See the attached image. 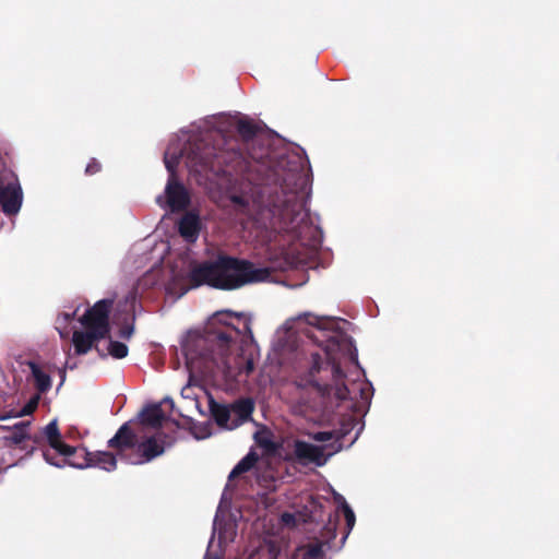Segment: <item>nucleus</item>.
I'll list each match as a JSON object with an SVG mask.
<instances>
[{
	"label": "nucleus",
	"mask_w": 559,
	"mask_h": 559,
	"mask_svg": "<svg viewBox=\"0 0 559 559\" xmlns=\"http://www.w3.org/2000/svg\"><path fill=\"white\" fill-rule=\"evenodd\" d=\"M236 130L242 142L229 140L224 147L210 145L202 141L191 145L187 156V165L192 173L203 175L212 173L216 176H237L230 186L229 200L237 211L247 213L250 206L267 210L271 214L272 227L287 235L292 245L299 242L302 247H314L318 243V229L310 221L306 209L307 181L299 165L285 169L281 160L278 169L273 170V185L254 182L251 179L252 160L255 156L245 153L243 146L253 141L257 124L247 118L237 121Z\"/></svg>",
	"instance_id": "f257e3e1"
},
{
	"label": "nucleus",
	"mask_w": 559,
	"mask_h": 559,
	"mask_svg": "<svg viewBox=\"0 0 559 559\" xmlns=\"http://www.w3.org/2000/svg\"><path fill=\"white\" fill-rule=\"evenodd\" d=\"M306 321L318 329L320 335L313 333L309 336L323 348L325 355L324 359L318 353L311 355L310 382L319 390L329 391L330 385L324 384L322 386L316 376L321 370L330 367L336 399L340 401L352 400L350 389L344 382L345 372L341 368L336 355L338 352H350L353 346L352 338L338 328L340 319L321 318L308 313L306 314Z\"/></svg>",
	"instance_id": "f03ea898"
},
{
	"label": "nucleus",
	"mask_w": 559,
	"mask_h": 559,
	"mask_svg": "<svg viewBox=\"0 0 559 559\" xmlns=\"http://www.w3.org/2000/svg\"><path fill=\"white\" fill-rule=\"evenodd\" d=\"M239 332L229 325L209 329L204 333H189L182 343V353L190 373L215 377L230 372L231 347Z\"/></svg>",
	"instance_id": "7ed1b4c3"
},
{
	"label": "nucleus",
	"mask_w": 559,
	"mask_h": 559,
	"mask_svg": "<svg viewBox=\"0 0 559 559\" xmlns=\"http://www.w3.org/2000/svg\"><path fill=\"white\" fill-rule=\"evenodd\" d=\"M269 267H257L253 262L219 253L213 260H205L191 266L187 281L189 288L206 285L219 290H234L245 285L266 281Z\"/></svg>",
	"instance_id": "20e7f679"
},
{
	"label": "nucleus",
	"mask_w": 559,
	"mask_h": 559,
	"mask_svg": "<svg viewBox=\"0 0 559 559\" xmlns=\"http://www.w3.org/2000/svg\"><path fill=\"white\" fill-rule=\"evenodd\" d=\"M112 301L109 299H102L97 301L92 308L87 309L86 312L80 319L81 324L85 329H91L99 336L109 337V312Z\"/></svg>",
	"instance_id": "39448f33"
},
{
	"label": "nucleus",
	"mask_w": 559,
	"mask_h": 559,
	"mask_svg": "<svg viewBox=\"0 0 559 559\" xmlns=\"http://www.w3.org/2000/svg\"><path fill=\"white\" fill-rule=\"evenodd\" d=\"M23 192L16 178L0 174V205L7 215H15L22 205Z\"/></svg>",
	"instance_id": "423d86ee"
},
{
	"label": "nucleus",
	"mask_w": 559,
	"mask_h": 559,
	"mask_svg": "<svg viewBox=\"0 0 559 559\" xmlns=\"http://www.w3.org/2000/svg\"><path fill=\"white\" fill-rule=\"evenodd\" d=\"M136 443V433L131 428L130 423H124L115 436L108 440V448L112 449L120 460L128 463V457H131L132 452L135 451Z\"/></svg>",
	"instance_id": "0eeeda50"
},
{
	"label": "nucleus",
	"mask_w": 559,
	"mask_h": 559,
	"mask_svg": "<svg viewBox=\"0 0 559 559\" xmlns=\"http://www.w3.org/2000/svg\"><path fill=\"white\" fill-rule=\"evenodd\" d=\"M165 452L164 441L155 436L148 437L145 440L136 443L135 451L132 452L131 457H128V463L133 465H141L153 461Z\"/></svg>",
	"instance_id": "6e6552de"
},
{
	"label": "nucleus",
	"mask_w": 559,
	"mask_h": 559,
	"mask_svg": "<svg viewBox=\"0 0 559 559\" xmlns=\"http://www.w3.org/2000/svg\"><path fill=\"white\" fill-rule=\"evenodd\" d=\"M294 454L297 461L304 465L312 463L323 466L330 455L324 454V447L314 445L302 440H295Z\"/></svg>",
	"instance_id": "1a4fd4ad"
},
{
	"label": "nucleus",
	"mask_w": 559,
	"mask_h": 559,
	"mask_svg": "<svg viewBox=\"0 0 559 559\" xmlns=\"http://www.w3.org/2000/svg\"><path fill=\"white\" fill-rule=\"evenodd\" d=\"M166 202L171 212L186 210L191 202L190 194L186 187L178 179L168 178L166 188Z\"/></svg>",
	"instance_id": "9d476101"
},
{
	"label": "nucleus",
	"mask_w": 559,
	"mask_h": 559,
	"mask_svg": "<svg viewBox=\"0 0 559 559\" xmlns=\"http://www.w3.org/2000/svg\"><path fill=\"white\" fill-rule=\"evenodd\" d=\"M322 537L325 540L309 543L297 549L301 552L302 559H328L323 547L336 537V523L329 522L323 528Z\"/></svg>",
	"instance_id": "9b49d317"
},
{
	"label": "nucleus",
	"mask_w": 559,
	"mask_h": 559,
	"mask_svg": "<svg viewBox=\"0 0 559 559\" xmlns=\"http://www.w3.org/2000/svg\"><path fill=\"white\" fill-rule=\"evenodd\" d=\"M107 336H99L97 332L85 329V331H74L72 342L76 355H85L92 348H95L100 358H106V353L99 347L98 342Z\"/></svg>",
	"instance_id": "f8f14e48"
},
{
	"label": "nucleus",
	"mask_w": 559,
	"mask_h": 559,
	"mask_svg": "<svg viewBox=\"0 0 559 559\" xmlns=\"http://www.w3.org/2000/svg\"><path fill=\"white\" fill-rule=\"evenodd\" d=\"M40 438L46 439L49 447L56 450V452L60 455L74 454L75 452V447L69 445L62 441V437L56 419L47 424L43 428L40 436H35L33 440L34 442L39 443Z\"/></svg>",
	"instance_id": "ddd939ff"
},
{
	"label": "nucleus",
	"mask_w": 559,
	"mask_h": 559,
	"mask_svg": "<svg viewBox=\"0 0 559 559\" xmlns=\"http://www.w3.org/2000/svg\"><path fill=\"white\" fill-rule=\"evenodd\" d=\"M43 455L47 463L57 467H62L64 464H68L82 469L91 465L90 452L84 448H75L74 454L62 455L64 459L61 462L55 461L49 451H44Z\"/></svg>",
	"instance_id": "4468645a"
},
{
	"label": "nucleus",
	"mask_w": 559,
	"mask_h": 559,
	"mask_svg": "<svg viewBox=\"0 0 559 559\" xmlns=\"http://www.w3.org/2000/svg\"><path fill=\"white\" fill-rule=\"evenodd\" d=\"M200 217L194 212L186 213L178 223V231L180 236L188 242H194L200 234Z\"/></svg>",
	"instance_id": "2eb2a0df"
},
{
	"label": "nucleus",
	"mask_w": 559,
	"mask_h": 559,
	"mask_svg": "<svg viewBox=\"0 0 559 559\" xmlns=\"http://www.w3.org/2000/svg\"><path fill=\"white\" fill-rule=\"evenodd\" d=\"M141 424L153 429L163 427L166 416L162 409L160 404H152L144 407L140 414Z\"/></svg>",
	"instance_id": "dca6fc26"
},
{
	"label": "nucleus",
	"mask_w": 559,
	"mask_h": 559,
	"mask_svg": "<svg viewBox=\"0 0 559 559\" xmlns=\"http://www.w3.org/2000/svg\"><path fill=\"white\" fill-rule=\"evenodd\" d=\"M254 409V404L250 399H241L236 401L231 406V412L236 415L237 419L233 420L231 427L229 429H234L239 425L248 421L251 418V415Z\"/></svg>",
	"instance_id": "f3484780"
},
{
	"label": "nucleus",
	"mask_w": 559,
	"mask_h": 559,
	"mask_svg": "<svg viewBox=\"0 0 559 559\" xmlns=\"http://www.w3.org/2000/svg\"><path fill=\"white\" fill-rule=\"evenodd\" d=\"M31 421H19L12 426V431L2 437L4 443L9 447L20 445L23 441L31 439L28 429Z\"/></svg>",
	"instance_id": "a211bd4d"
},
{
	"label": "nucleus",
	"mask_w": 559,
	"mask_h": 559,
	"mask_svg": "<svg viewBox=\"0 0 559 559\" xmlns=\"http://www.w3.org/2000/svg\"><path fill=\"white\" fill-rule=\"evenodd\" d=\"M26 365L28 366L32 377L34 380V385L37 390L38 394L47 393L51 389V377L45 372L40 366L35 361H27Z\"/></svg>",
	"instance_id": "6ab92c4d"
},
{
	"label": "nucleus",
	"mask_w": 559,
	"mask_h": 559,
	"mask_svg": "<svg viewBox=\"0 0 559 559\" xmlns=\"http://www.w3.org/2000/svg\"><path fill=\"white\" fill-rule=\"evenodd\" d=\"M91 465L90 467H99L107 472H112L117 468V455L108 451L90 452Z\"/></svg>",
	"instance_id": "aec40b11"
},
{
	"label": "nucleus",
	"mask_w": 559,
	"mask_h": 559,
	"mask_svg": "<svg viewBox=\"0 0 559 559\" xmlns=\"http://www.w3.org/2000/svg\"><path fill=\"white\" fill-rule=\"evenodd\" d=\"M259 461V455L255 451L251 450L243 456L228 475V480H233L240 475L251 471Z\"/></svg>",
	"instance_id": "412c9836"
},
{
	"label": "nucleus",
	"mask_w": 559,
	"mask_h": 559,
	"mask_svg": "<svg viewBox=\"0 0 559 559\" xmlns=\"http://www.w3.org/2000/svg\"><path fill=\"white\" fill-rule=\"evenodd\" d=\"M230 413L231 409H229L227 406L212 403L211 404V414L215 420V423L223 428L229 429L231 427V424L229 425L230 420Z\"/></svg>",
	"instance_id": "4be33fe9"
},
{
	"label": "nucleus",
	"mask_w": 559,
	"mask_h": 559,
	"mask_svg": "<svg viewBox=\"0 0 559 559\" xmlns=\"http://www.w3.org/2000/svg\"><path fill=\"white\" fill-rule=\"evenodd\" d=\"M107 338L109 340V342H108V346L105 350L106 357L108 355H110L111 357H114L116 359H122V358L127 357V355L129 353V348L124 343L114 341V340H111L110 336Z\"/></svg>",
	"instance_id": "5701e85b"
},
{
	"label": "nucleus",
	"mask_w": 559,
	"mask_h": 559,
	"mask_svg": "<svg viewBox=\"0 0 559 559\" xmlns=\"http://www.w3.org/2000/svg\"><path fill=\"white\" fill-rule=\"evenodd\" d=\"M41 394L33 395L27 403L22 407V409L15 414V417L28 416L32 415L36 408L38 407Z\"/></svg>",
	"instance_id": "b1692460"
},
{
	"label": "nucleus",
	"mask_w": 559,
	"mask_h": 559,
	"mask_svg": "<svg viewBox=\"0 0 559 559\" xmlns=\"http://www.w3.org/2000/svg\"><path fill=\"white\" fill-rule=\"evenodd\" d=\"M164 163L167 171L169 173V178L177 179V166L179 164V157L177 155L169 156L167 153L164 157Z\"/></svg>",
	"instance_id": "393cba45"
},
{
	"label": "nucleus",
	"mask_w": 559,
	"mask_h": 559,
	"mask_svg": "<svg viewBox=\"0 0 559 559\" xmlns=\"http://www.w3.org/2000/svg\"><path fill=\"white\" fill-rule=\"evenodd\" d=\"M305 259L300 257H289V253L286 252V255L284 258V262L280 264V269L282 270H288V269H295L299 264L304 263Z\"/></svg>",
	"instance_id": "a878e982"
},
{
	"label": "nucleus",
	"mask_w": 559,
	"mask_h": 559,
	"mask_svg": "<svg viewBox=\"0 0 559 559\" xmlns=\"http://www.w3.org/2000/svg\"><path fill=\"white\" fill-rule=\"evenodd\" d=\"M102 170V164L96 158H91L85 167V175L93 176Z\"/></svg>",
	"instance_id": "bb28decb"
},
{
	"label": "nucleus",
	"mask_w": 559,
	"mask_h": 559,
	"mask_svg": "<svg viewBox=\"0 0 559 559\" xmlns=\"http://www.w3.org/2000/svg\"><path fill=\"white\" fill-rule=\"evenodd\" d=\"M310 438L318 442L330 441L334 438V431H318L310 435Z\"/></svg>",
	"instance_id": "cd10ccee"
},
{
	"label": "nucleus",
	"mask_w": 559,
	"mask_h": 559,
	"mask_svg": "<svg viewBox=\"0 0 559 559\" xmlns=\"http://www.w3.org/2000/svg\"><path fill=\"white\" fill-rule=\"evenodd\" d=\"M343 511H344L346 525L348 527V531H350L353 528V526L355 525V513L347 503H345L343 506Z\"/></svg>",
	"instance_id": "c85d7f7f"
},
{
	"label": "nucleus",
	"mask_w": 559,
	"mask_h": 559,
	"mask_svg": "<svg viewBox=\"0 0 559 559\" xmlns=\"http://www.w3.org/2000/svg\"><path fill=\"white\" fill-rule=\"evenodd\" d=\"M134 332V325H133V322L131 324H126L120 328L119 330V337L123 338V340H129L132 334Z\"/></svg>",
	"instance_id": "c756f323"
},
{
	"label": "nucleus",
	"mask_w": 559,
	"mask_h": 559,
	"mask_svg": "<svg viewBox=\"0 0 559 559\" xmlns=\"http://www.w3.org/2000/svg\"><path fill=\"white\" fill-rule=\"evenodd\" d=\"M258 443L265 448V449H269V450H274L275 449V444L274 442L269 439V438H261V439H258Z\"/></svg>",
	"instance_id": "7c9ffc66"
},
{
	"label": "nucleus",
	"mask_w": 559,
	"mask_h": 559,
	"mask_svg": "<svg viewBox=\"0 0 559 559\" xmlns=\"http://www.w3.org/2000/svg\"><path fill=\"white\" fill-rule=\"evenodd\" d=\"M135 298H136V289L133 288L132 290H130L126 297V302L127 304H130L131 306H133L134 301H135Z\"/></svg>",
	"instance_id": "2f4dec72"
},
{
	"label": "nucleus",
	"mask_w": 559,
	"mask_h": 559,
	"mask_svg": "<svg viewBox=\"0 0 559 559\" xmlns=\"http://www.w3.org/2000/svg\"><path fill=\"white\" fill-rule=\"evenodd\" d=\"M11 417H15V414L13 415L11 412L10 413H4V414H0V420H5V419L11 418Z\"/></svg>",
	"instance_id": "473e14b6"
},
{
	"label": "nucleus",
	"mask_w": 559,
	"mask_h": 559,
	"mask_svg": "<svg viewBox=\"0 0 559 559\" xmlns=\"http://www.w3.org/2000/svg\"><path fill=\"white\" fill-rule=\"evenodd\" d=\"M3 431H7L10 433L12 431V426L0 425V432H3Z\"/></svg>",
	"instance_id": "72a5a7b5"
},
{
	"label": "nucleus",
	"mask_w": 559,
	"mask_h": 559,
	"mask_svg": "<svg viewBox=\"0 0 559 559\" xmlns=\"http://www.w3.org/2000/svg\"><path fill=\"white\" fill-rule=\"evenodd\" d=\"M292 519H293V515H292V514H289V513H284V514H283V521H284V522H288V521H289V520H292Z\"/></svg>",
	"instance_id": "f704fd0d"
},
{
	"label": "nucleus",
	"mask_w": 559,
	"mask_h": 559,
	"mask_svg": "<svg viewBox=\"0 0 559 559\" xmlns=\"http://www.w3.org/2000/svg\"><path fill=\"white\" fill-rule=\"evenodd\" d=\"M204 559H219V558H218L217 556H215V555H212V554H209V552H207V554L205 555Z\"/></svg>",
	"instance_id": "c9c22d12"
},
{
	"label": "nucleus",
	"mask_w": 559,
	"mask_h": 559,
	"mask_svg": "<svg viewBox=\"0 0 559 559\" xmlns=\"http://www.w3.org/2000/svg\"><path fill=\"white\" fill-rule=\"evenodd\" d=\"M163 402H164V403H169L170 407H171V408L174 407V401H173L171 399L166 397V399H164V401H163Z\"/></svg>",
	"instance_id": "e433bc0d"
},
{
	"label": "nucleus",
	"mask_w": 559,
	"mask_h": 559,
	"mask_svg": "<svg viewBox=\"0 0 559 559\" xmlns=\"http://www.w3.org/2000/svg\"><path fill=\"white\" fill-rule=\"evenodd\" d=\"M358 390L361 393V395H365V388H362V384H358Z\"/></svg>",
	"instance_id": "4c0bfd02"
},
{
	"label": "nucleus",
	"mask_w": 559,
	"mask_h": 559,
	"mask_svg": "<svg viewBox=\"0 0 559 559\" xmlns=\"http://www.w3.org/2000/svg\"><path fill=\"white\" fill-rule=\"evenodd\" d=\"M156 201H157V203H160L162 202V197H158Z\"/></svg>",
	"instance_id": "58836bf2"
},
{
	"label": "nucleus",
	"mask_w": 559,
	"mask_h": 559,
	"mask_svg": "<svg viewBox=\"0 0 559 559\" xmlns=\"http://www.w3.org/2000/svg\"><path fill=\"white\" fill-rule=\"evenodd\" d=\"M64 318L66 320H70L71 317L69 314H64Z\"/></svg>",
	"instance_id": "ea45409f"
}]
</instances>
